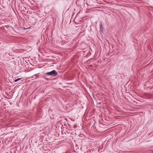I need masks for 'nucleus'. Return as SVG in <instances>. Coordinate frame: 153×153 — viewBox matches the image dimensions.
I'll return each mask as SVG.
<instances>
[{"instance_id":"1","label":"nucleus","mask_w":153,"mask_h":153,"mask_svg":"<svg viewBox=\"0 0 153 153\" xmlns=\"http://www.w3.org/2000/svg\"><path fill=\"white\" fill-rule=\"evenodd\" d=\"M46 74L48 75H52L55 76L58 74V73L55 70H53L50 72L46 73Z\"/></svg>"},{"instance_id":"2","label":"nucleus","mask_w":153,"mask_h":153,"mask_svg":"<svg viewBox=\"0 0 153 153\" xmlns=\"http://www.w3.org/2000/svg\"><path fill=\"white\" fill-rule=\"evenodd\" d=\"M22 79V78H18V79H15V82H16L18 81L21 79Z\"/></svg>"},{"instance_id":"3","label":"nucleus","mask_w":153,"mask_h":153,"mask_svg":"<svg viewBox=\"0 0 153 153\" xmlns=\"http://www.w3.org/2000/svg\"><path fill=\"white\" fill-rule=\"evenodd\" d=\"M78 146V145H77V144H75V146H76V147H77V146Z\"/></svg>"}]
</instances>
